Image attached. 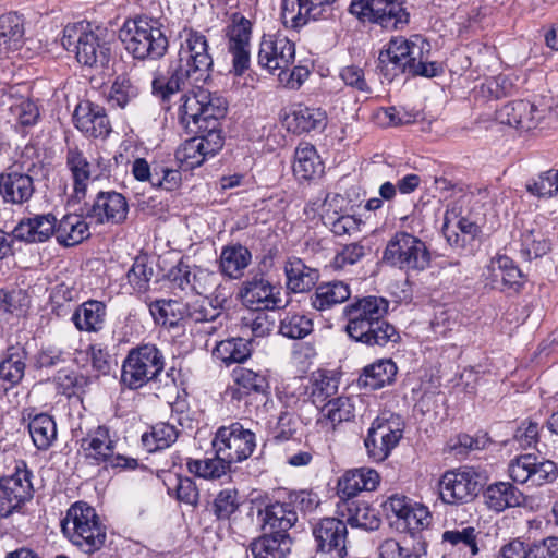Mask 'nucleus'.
<instances>
[{"instance_id":"1","label":"nucleus","mask_w":558,"mask_h":558,"mask_svg":"<svg viewBox=\"0 0 558 558\" xmlns=\"http://www.w3.org/2000/svg\"><path fill=\"white\" fill-rule=\"evenodd\" d=\"M389 302L383 296H355L342 310L348 337L368 348L397 344L401 336L396 326L386 319Z\"/></svg>"},{"instance_id":"2","label":"nucleus","mask_w":558,"mask_h":558,"mask_svg":"<svg viewBox=\"0 0 558 558\" xmlns=\"http://www.w3.org/2000/svg\"><path fill=\"white\" fill-rule=\"evenodd\" d=\"M179 119L189 133L222 131L220 120L227 113L226 100L206 89L181 96Z\"/></svg>"},{"instance_id":"3","label":"nucleus","mask_w":558,"mask_h":558,"mask_svg":"<svg viewBox=\"0 0 558 558\" xmlns=\"http://www.w3.org/2000/svg\"><path fill=\"white\" fill-rule=\"evenodd\" d=\"M119 38L126 51L138 60H158L169 47L161 22L147 15L125 21Z\"/></svg>"},{"instance_id":"4","label":"nucleus","mask_w":558,"mask_h":558,"mask_svg":"<svg viewBox=\"0 0 558 558\" xmlns=\"http://www.w3.org/2000/svg\"><path fill=\"white\" fill-rule=\"evenodd\" d=\"M61 529L75 547L88 555L100 550L107 539L106 526L96 509L85 501L71 505L61 521Z\"/></svg>"},{"instance_id":"5","label":"nucleus","mask_w":558,"mask_h":558,"mask_svg":"<svg viewBox=\"0 0 558 558\" xmlns=\"http://www.w3.org/2000/svg\"><path fill=\"white\" fill-rule=\"evenodd\" d=\"M61 44L68 51H74L78 63L95 69H105L111 59L108 41L90 28L89 23L77 22L63 28Z\"/></svg>"},{"instance_id":"6","label":"nucleus","mask_w":558,"mask_h":558,"mask_svg":"<svg viewBox=\"0 0 558 558\" xmlns=\"http://www.w3.org/2000/svg\"><path fill=\"white\" fill-rule=\"evenodd\" d=\"M178 58L171 62L181 75L190 78L195 86L205 84L211 77L214 59L209 52L207 37L193 28H183Z\"/></svg>"},{"instance_id":"7","label":"nucleus","mask_w":558,"mask_h":558,"mask_svg":"<svg viewBox=\"0 0 558 558\" xmlns=\"http://www.w3.org/2000/svg\"><path fill=\"white\" fill-rule=\"evenodd\" d=\"M118 439L111 435L110 428L106 425H99L89 429L86 435L78 440L80 452L88 465L104 466L119 471L135 470L138 461L116 452Z\"/></svg>"},{"instance_id":"8","label":"nucleus","mask_w":558,"mask_h":558,"mask_svg":"<svg viewBox=\"0 0 558 558\" xmlns=\"http://www.w3.org/2000/svg\"><path fill=\"white\" fill-rule=\"evenodd\" d=\"M165 368V356L153 343L132 348L122 363L120 383L131 390L157 381Z\"/></svg>"},{"instance_id":"9","label":"nucleus","mask_w":558,"mask_h":558,"mask_svg":"<svg viewBox=\"0 0 558 558\" xmlns=\"http://www.w3.org/2000/svg\"><path fill=\"white\" fill-rule=\"evenodd\" d=\"M383 260L400 270L423 271L429 267L432 256L426 243L418 236L397 231L387 242Z\"/></svg>"},{"instance_id":"10","label":"nucleus","mask_w":558,"mask_h":558,"mask_svg":"<svg viewBox=\"0 0 558 558\" xmlns=\"http://www.w3.org/2000/svg\"><path fill=\"white\" fill-rule=\"evenodd\" d=\"M403 4L404 0H353L349 13L363 23L378 24L386 29H401L410 21Z\"/></svg>"},{"instance_id":"11","label":"nucleus","mask_w":558,"mask_h":558,"mask_svg":"<svg viewBox=\"0 0 558 558\" xmlns=\"http://www.w3.org/2000/svg\"><path fill=\"white\" fill-rule=\"evenodd\" d=\"M34 474L24 460L15 462L11 474L0 473V519L8 518L34 496Z\"/></svg>"},{"instance_id":"12","label":"nucleus","mask_w":558,"mask_h":558,"mask_svg":"<svg viewBox=\"0 0 558 558\" xmlns=\"http://www.w3.org/2000/svg\"><path fill=\"white\" fill-rule=\"evenodd\" d=\"M483 480L482 474L472 466L447 471L438 483L440 499L452 506L471 502L481 492Z\"/></svg>"},{"instance_id":"13","label":"nucleus","mask_w":558,"mask_h":558,"mask_svg":"<svg viewBox=\"0 0 558 558\" xmlns=\"http://www.w3.org/2000/svg\"><path fill=\"white\" fill-rule=\"evenodd\" d=\"M403 437V423L400 416L390 413L376 417L367 430L364 446L368 458L374 462L385 461Z\"/></svg>"},{"instance_id":"14","label":"nucleus","mask_w":558,"mask_h":558,"mask_svg":"<svg viewBox=\"0 0 558 558\" xmlns=\"http://www.w3.org/2000/svg\"><path fill=\"white\" fill-rule=\"evenodd\" d=\"M256 447L255 434L239 422L217 429L213 448L217 458L226 463H239L248 459Z\"/></svg>"},{"instance_id":"15","label":"nucleus","mask_w":558,"mask_h":558,"mask_svg":"<svg viewBox=\"0 0 558 558\" xmlns=\"http://www.w3.org/2000/svg\"><path fill=\"white\" fill-rule=\"evenodd\" d=\"M238 296L252 311H274L282 307L280 291L262 271L252 272L242 282Z\"/></svg>"},{"instance_id":"16","label":"nucleus","mask_w":558,"mask_h":558,"mask_svg":"<svg viewBox=\"0 0 558 558\" xmlns=\"http://www.w3.org/2000/svg\"><path fill=\"white\" fill-rule=\"evenodd\" d=\"M34 168V163L25 168L15 162L0 173V196L5 204L22 206L29 202L36 191L31 174Z\"/></svg>"},{"instance_id":"17","label":"nucleus","mask_w":558,"mask_h":558,"mask_svg":"<svg viewBox=\"0 0 558 558\" xmlns=\"http://www.w3.org/2000/svg\"><path fill=\"white\" fill-rule=\"evenodd\" d=\"M388 509L396 515L397 529L402 534L425 535L432 524V513L422 504H412L405 496H391L387 500Z\"/></svg>"},{"instance_id":"18","label":"nucleus","mask_w":558,"mask_h":558,"mask_svg":"<svg viewBox=\"0 0 558 558\" xmlns=\"http://www.w3.org/2000/svg\"><path fill=\"white\" fill-rule=\"evenodd\" d=\"M295 59V45L287 36L275 33L264 34L257 54V63L275 74V71L290 68Z\"/></svg>"},{"instance_id":"19","label":"nucleus","mask_w":558,"mask_h":558,"mask_svg":"<svg viewBox=\"0 0 558 558\" xmlns=\"http://www.w3.org/2000/svg\"><path fill=\"white\" fill-rule=\"evenodd\" d=\"M194 137L185 141L177 151V159L186 169H195L210 156L217 154L223 146L222 131L193 133Z\"/></svg>"},{"instance_id":"20","label":"nucleus","mask_w":558,"mask_h":558,"mask_svg":"<svg viewBox=\"0 0 558 558\" xmlns=\"http://www.w3.org/2000/svg\"><path fill=\"white\" fill-rule=\"evenodd\" d=\"M85 218L97 223H120L126 219L129 206L126 198L116 191H100L92 203L85 202L82 207Z\"/></svg>"},{"instance_id":"21","label":"nucleus","mask_w":558,"mask_h":558,"mask_svg":"<svg viewBox=\"0 0 558 558\" xmlns=\"http://www.w3.org/2000/svg\"><path fill=\"white\" fill-rule=\"evenodd\" d=\"M317 550L330 554L331 558L347 556V523L338 518H323L313 526Z\"/></svg>"},{"instance_id":"22","label":"nucleus","mask_w":558,"mask_h":558,"mask_svg":"<svg viewBox=\"0 0 558 558\" xmlns=\"http://www.w3.org/2000/svg\"><path fill=\"white\" fill-rule=\"evenodd\" d=\"M413 44L414 36L410 39L395 37L380 51L377 69L386 80L391 82L396 76L409 72Z\"/></svg>"},{"instance_id":"23","label":"nucleus","mask_w":558,"mask_h":558,"mask_svg":"<svg viewBox=\"0 0 558 558\" xmlns=\"http://www.w3.org/2000/svg\"><path fill=\"white\" fill-rule=\"evenodd\" d=\"M66 166L73 178L76 197L85 195L88 180H98L109 172L108 166L102 158L97 159L96 163H93L87 160L83 151L77 147L68 148Z\"/></svg>"},{"instance_id":"24","label":"nucleus","mask_w":558,"mask_h":558,"mask_svg":"<svg viewBox=\"0 0 558 558\" xmlns=\"http://www.w3.org/2000/svg\"><path fill=\"white\" fill-rule=\"evenodd\" d=\"M73 121L76 129L87 137L106 138L111 132L106 110L90 101H83L76 106Z\"/></svg>"},{"instance_id":"25","label":"nucleus","mask_w":558,"mask_h":558,"mask_svg":"<svg viewBox=\"0 0 558 558\" xmlns=\"http://www.w3.org/2000/svg\"><path fill=\"white\" fill-rule=\"evenodd\" d=\"M257 514L264 534L284 539L290 537L288 531L298 522V514L284 501L269 502Z\"/></svg>"},{"instance_id":"26","label":"nucleus","mask_w":558,"mask_h":558,"mask_svg":"<svg viewBox=\"0 0 558 558\" xmlns=\"http://www.w3.org/2000/svg\"><path fill=\"white\" fill-rule=\"evenodd\" d=\"M425 535L401 534L398 538H386L378 548V558H422L427 555Z\"/></svg>"},{"instance_id":"27","label":"nucleus","mask_w":558,"mask_h":558,"mask_svg":"<svg viewBox=\"0 0 558 558\" xmlns=\"http://www.w3.org/2000/svg\"><path fill=\"white\" fill-rule=\"evenodd\" d=\"M56 216L52 214L35 215L22 219L12 231L17 241L43 243L56 234Z\"/></svg>"},{"instance_id":"28","label":"nucleus","mask_w":558,"mask_h":558,"mask_svg":"<svg viewBox=\"0 0 558 558\" xmlns=\"http://www.w3.org/2000/svg\"><path fill=\"white\" fill-rule=\"evenodd\" d=\"M380 482L378 472L369 468L347 471L338 481L337 493L341 499L353 500L359 493L372 492Z\"/></svg>"},{"instance_id":"29","label":"nucleus","mask_w":558,"mask_h":558,"mask_svg":"<svg viewBox=\"0 0 558 558\" xmlns=\"http://www.w3.org/2000/svg\"><path fill=\"white\" fill-rule=\"evenodd\" d=\"M26 357V349L20 343L7 348L0 361V387L8 390L21 383L25 374Z\"/></svg>"},{"instance_id":"30","label":"nucleus","mask_w":558,"mask_h":558,"mask_svg":"<svg viewBox=\"0 0 558 558\" xmlns=\"http://www.w3.org/2000/svg\"><path fill=\"white\" fill-rule=\"evenodd\" d=\"M450 211L447 210L444 218L441 231L447 243L456 248H465L472 246L480 239L482 233L481 226L469 217H461L456 226L450 225Z\"/></svg>"},{"instance_id":"31","label":"nucleus","mask_w":558,"mask_h":558,"mask_svg":"<svg viewBox=\"0 0 558 558\" xmlns=\"http://www.w3.org/2000/svg\"><path fill=\"white\" fill-rule=\"evenodd\" d=\"M537 108L529 100H514L504 105L496 111V119L519 130L529 131L535 126L534 112Z\"/></svg>"},{"instance_id":"32","label":"nucleus","mask_w":558,"mask_h":558,"mask_svg":"<svg viewBox=\"0 0 558 558\" xmlns=\"http://www.w3.org/2000/svg\"><path fill=\"white\" fill-rule=\"evenodd\" d=\"M340 514L345 517L347 524L365 531H376L381 524L378 511L364 500H344Z\"/></svg>"},{"instance_id":"33","label":"nucleus","mask_w":558,"mask_h":558,"mask_svg":"<svg viewBox=\"0 0 558 558\" xmlns=\"http://www.w3.org/2000/svg\"><path fill=\"white\" fill-rule=\"evenodd\" d=\"M107 306L98 300H87L78 305L72 314L71 320L75 328L82 332H98L106 322Z\"/></svg>"},{"instance_id":"34","label":"nucleus","mask_w":558,"mask_h":558,"mask_svg":"<svg viewBox=\"0 0 558 558\" xmlns=\"http://www.w3.org/2000/svg\"><path fill=\"white\" fill-rule=\"evenodd\" d=\"M486 506L496 512H502L508 508L520 507L524 502L523 493L509 482L490 484L484 490Z\"/></svg>"},{"instance_id":"35","label":"nucleus","mask_w":558,"mask_h":558,"mask_svg":"<svg viewBox=\"0 0 558 558\" xmlns=\"http://www.w3.org/2000/svg\"><path fill=\"white\" fill-rule=\"evenodd\" d=\"M284 275L287 288L293 293L310 291L319 279V271L316 268L305 265L301 258L294 256L284 263Z\"/></svg>"},{"instance_id":"36","label":"nucleus","mask_w":558,"mask_h":558,"mask_svg":"<svg viewBox=\"0 0 558 558\" xmlns=\"http://www.w3.org/2000/svg\"><path fill=\"white\" fill-rule=\"evenodd\" d=\"M293 173L298 180L310 181L324 173V163L314 145L303 142L294 151Z\"/></svg>"},{"instance_id":"37","label":"nucleus","mask_w":558,"mask_h":558,"mask_svg":"<svg viewBox=\"0 0 558 558\" xmlns=\"http://www.w3.org/2000/svg\"><path fill=\"white\" fill-rule=\"evenodd\" d=\"M84 215L69 214L56 223V240L64 247L78 245L88 239L89 227Z\"/></svg>"},{"instance_id":"38","label":"nucleus","mask_w":558,"mask_h":558,"mask_svg":"<svg viewBox=\"0 0 558 558\" xmlns=\"http://www.w3.org/2000/svg\"><path fill=\"white\" fill-rule=\"evenodd\" d=\"M327 116L320 108L295 106L290 114L286 117L288 130L295 133H307L314 130L324 129Z\"/></svg>"},{"instance_id":"39","label":"nucleus","mask_w":558,"mask_h":558,"mask_svg":"<svg viewBox=\"0 0 558 558\" xmlns=\"http://www.w3.org/2000/svg\"><path fill=\"white\" fill-rule=\"evenodd\" d=\"M397 365L391 359H380L363 368L357 378L360 387L377 390L390 385L397 375Z\"/></svg>"},{"instance_id":"40","label":"nucleus","mask_w":558,"mask_h":558,"mask_svg":"<svg viewBox=\"0 0 558 558\" xmlns=\"http://www.w3.org/2000/svg\"><path fill=\"white\" fill-rule=\"evenodd\" d=\"M351 289L343 281H330L316 287L315 291L310 295V302L313 308L317 311H326L337 304L344 303L350 300Z\"/></svg>"},{"instance_id":"41","label":"nucleus","mask_w":558,"mask_h":558,"mask_svg":"<svg viewBox=\"0 0 558 558\" xmlns=\"http://www.w3.org/2000/svg\"><path fill=\"white\" fill-rule=\"evenodd\" d=\"M190 78L180 74V70L172 63L169 65L167 73L157 72L151 82L153 95L156 96L163 105L169 104L171 98L182 92Z\"/></svg>"},{"instance_id":"42","label":"nucleus","mask_w":558,"mask_h":558,"mask_svg":"<svg viewBox=\"0 0 558 558\" xmlns=\"http://www.w3.org/2000/svg\"><path fill=\"white\" fill-rule=\"evenodd\" d=\"M24 22L21 15L9 12L0 16V57L20 49L24 44Z\"/></svg>"},{"instance_id":"43","label":"nucleus","mask_w":558,"mask_h":558,"mask_svg":"<svg viewBox=\"0 0 558 558\" xmlns=\"http://www.w3.org/2000/svg\"><path fill=\"white\" fill-rule=\"evenodd\" d=\"M430 44L421 35L414 36L409 74L413 76L435 77L442 73L441 64L430 61Z\"/></svg>"},{"instance_id":"44","label":"nucleus","mask_w":558,"mask_h":558,"mask_svg":"<svg viewBox=\"0 0 558 558\" xmlns=\"http://www.w3.org/2000/svg\"><path fill=\"white\" fill-rule=\"evenodd\" d=\"M28 432L38 450H48L57 439V424L47 413L27 414Z\"/></svg>"},{"instance_id":"45","label":"nucleus","mask_w":558,"mask_h":558,"mask_svg":"<svg viewBox=\"0 0 558 558\" xmlns=\"http://www.w3.org/2000/svg\"><path fill=\"white\" fill-rule=\"evenodd\" d=\"M251 259L252 254L247 247L241 244L227 245L221 250L219 268L225 276L238 279L242 277Z\"/></svg>"},{"instance_id":"46","label":"nucleus","mask_w":558,"mask_h":558,"mask_svg":"<svg viewBox=\"0 0 558 558\" xmlns=\"http://www.w3.org/2000/svg\"><path fill=\"white\" fill-rule=\"evenodd\" d=\"M236 388H230L233 400H241L251 392L264 393L269 388L266 377L262 373L245 367H236L232 372Z\"/></svg>"},{"instance_id":"47","label":"nucleus","mask_w":558,"mask_h":558,"mask_svg":"<svg viewBox=\"0 0 558 558\" xmlns=\"http://www.w3.org/2000/svg\"><path fill=\"white\" fill-rule=\"evenodd\" d=\"M339 379L327 371H317L312 374L308 387V397L316 408L322 409L338 393Z\"/></svg>"},{"instance_id":"48","label":"nucleus","mask_w":558,"mask_h":558,"mask_svg":"<svg viewBox=\"0 0 558 558\" xmlns=\"http://www.w3.org/2000/svg\"><path fill=\"white\" fill-rule=\"evenodd\" d=\"M186 303L179 300H156L149 306V311L159 325L175 328L185 323Z\"/></svg>"},{"instance_id":"49","label":"nucleus","mask_w":558,"mask_h":558,"mask_svg":"<svg viewBox=\"0 0 558 558\" xmlns=\"http://www.w3.org/2000/svg\"><path fill=\"white\" fill-rule=\"evenodd\" d=\"M337 0H298V13L291 16V26L299 28L310 20H326L332 16Z\"/></svg>"},{"instance_id":"50","label":"nucleus","mask_w":558,"mask_h":558,"mask_svg":"<svg viewBox=\"0 0 558 558\" xmlns=\"http://www.w3.org/2000/svg\"><path fill=\"white\" fill-rule=\"evenodd\" d=\"M252 354V340L244 338H230L219 341L213 350V356L227 366L233 363H243Z\"/></svg>"},{"instance_id":"51","label":"nucleus","mask_w":558,"mask_h":558,"mask_svg":"<svg viewBox=\"0 0 558 558\" xmlns=\"http://www.w3.org/2000/svg\"><path fill=\"white\" fill-rule=\"evenodd\" d=\"M320 414L322 418H318V423L330 424L332 429L340 423L352 421L355 417L352 400L343 396L330 399L320 409Z\"/></svg>"},{"instance_id":"52","label":"nucleus","mask_w":558,"mask_h":558,"mask_svg":"<svg viewBox=\"0 0 558 558\" xmlns=\"http://www.w3.org/2000/svg\"><path fill=\"white\" fill-rule=\"evenodd\" d=\"M291 544V537L284 539L263 534L251 543L250 549L253 558H287Z\"/></svg>"},{"instance_id":"53","label":"nucleus","mask_w":558,"mask_h":558,"mask_svg":"<svg viewBox=\"0 0 558 558\" xmlns=\"http://www.w3.org/2000/svg\"><path fill=\"white\" fill-rule=\"evenodd\" d=\"M252 22L235 12L231 15V23L225 28L228 47H251Z\"/></svg>"},{"instance_id":"54","label":"nucleus","mask_w":558,"mask_h":558,"mask_svg":"<svg viewBox=\"0 0 558 558\" xmlns=\"http://www.w3.org/2000/svg\"><path fill=\"white\" fill-rule=\"evenodd\" d=\"M179 436L177 428L166 422L153 425L150 434H144L142 440L150 451L162 450L175 442Z\"/></svg>"},{"instance_id":"55","label":"nucleus","mask_w":558,"mask_h":558,"mask_svg":"<svg viewBox=\"0 0 558 558\" xmlns=\"http://www.w3.org/2000/svg\"><path fill=\"white\" fill-rule=\"evenodd\" d=\"M168 494L174 496L180 502L196 507L199 500V492L191 477L175 474L167 483Z\"/></svg>"},{"instance_id":"56","label":"nucleus","mask_w":558,"mask_h":558,"mask_svg":"<svg viewBox=\"0 0 558 558\" xmlns=\"http://www.w3.org/2000/svg\"><path fill=\"white\" fill-rule=\"evenodd\" d=\"M551 248L549 239L542 231L527 230L521 238V254L527 259H536L546 255Z\"/></svg>"},{"instance_id":"57","label":"nucleus","mask_w":558,"mask_h":558,"mask_svg":"<svg viewBox=\"0 0 558 558\" xmlns=\"http://www.w3.org/2000/svg\"><path fill=\"white\" fill-rule=\"evenodd\" d=\"M187 470L203 478H219L230 471L231 464L226 463L225 460L217 458L204 459V460H192L187 461Z\"/></svg>"},{"instance_id":"58","label":"nucleus","mask_w":558,"mask_h":558,"mask_svg":"<svg viewBox=\"0 0 558 558\" xmlns=\"http://www.w3.org/2000/svg\"><path fill=\"white\" fill-rule=\"evenodd\" d=\"M220 316V308L207 300L186 302L185 323H215Z\"/></svg>"},{"instance_id":"59","label":"nucleus","mask_w":558,"mask_h":558,"mask_svg":"<svg viewBox=\"0 0 558 558\" xmlns=\"http://www.w3.org/2000/svg\"><path fill=\"white\" fill-rule=\"evenodd\" d=\"M526 191L537 197H551L558 193V170L539 173L526 183Z\"/></svg>"},{"instance_id":"60","label":"nucleus","mask_w":558,"mask_h":558,"mask_svg":"<svg viewBox=\"0 0 558 558\" xmlns=\"http://www.w3.org/2000/svg\"><path fill=\"white\" fill-rule=\"evenodd\" d=\"M313 330L312 319L301 314H288L280 322V333L290 339H303Z\"/></svg>"},{"instance_id":"61","label":"nucleus","mask_w":558,"mask_h":558,"mask_svg":"<svg viewBox=\"0 0 558 558\" xmlns=\"http://www.w3.org/2000/svg\"><path fill=\"white\" fill-rule=\"evenodd\" d=\"M284 502L295 514L298 512L305 514L313 512L319 506L320 499L312 489H300L289 492Z\"/></svg>"},{"instance_id":"62","label":"nucleus","mask_w":558,"mask_h":558,"mask_svg":"<svg viewBox=\"0 0 558 558\" xmlns=\"http://www.w3.org/2000/svg\"><path fill=\"white\" fill-rule=\"evenodd\" d=\"M153 276L154 269L148 266L145 256L136 257L132 267L126 272L129 283L138 292L147 291Z\"/></svg>"},{"instance_id":"63","label":"nucleus","mask_w":558,"mask_h":558,"mask_svg":"<svg viewBox=\"0 0 558 558\" xmlns=\"http://www.w3.org/2000/svg\"><path fill=\"white\" fill-rule=\"evenodd\" d=\"M239 494L236 489H223L218 493L213 502V512L218 520H229L239 509Z\"/></svg>"},{"instance_id":"64","label":"nucleus","mask_w":558,"mask_h":558,"mask_svg":"<svg viewBox=\"0 0 558 558\" xmlns=\"http://www.w3.org/2000/svg\"><path fill=\"white\" fill-rule=\"evenodd\" d=\"M558 478V464L551 460L535 456L531 482L536 486L551 484Z\"/></svg>"}]
</instances>
